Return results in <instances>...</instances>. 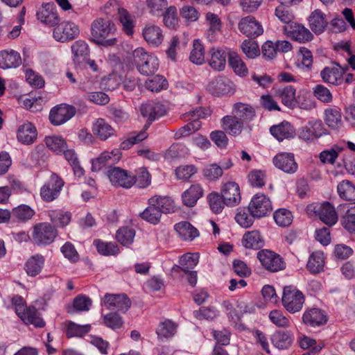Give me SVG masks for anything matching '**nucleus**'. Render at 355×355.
Listing matches in <instances>:
<instances>
[{
    "mask_svg": "<svg viewBox=\"0 0 355 355\" xmlns=\"http://www.w3.org/2000/svg\"><path fill=\"white\" fill-rule=\"evenodd\" d=\"M91 40L103 46H112L116 44L115 37L116 27L108 18L99 17L91 24Z\"/></svg>",
    "mask_w": 355,
    "mask_h": 355,
    "instance_id": "nucleus-1",
    "label": "nucleus"
},
{
    "mask_svg": "<svg viewBox=\"0 0 355 355\" xmlns=\"http://www.w3.org/2000/svg\"><path fill=\"white\" fill-rule=\"evenodd\" d=\"M132 62L138 71L145 76L153 74L159 67L157 58L153 54H149L141 47L135 49L132 52Z\"/></svg>",
    "mask_w": 355,
    "mask_h": 355,
    "instance_id": "nucleus-2",
    "label": "nucleus"
},
{
    "mask_svg": "<svg viewBox=\"0 0 355 355\" xmlns=\"http://www.w3.org/2000/svg\"><path fill=\"white\" fill-rule=\"evenodd\" d=\"M57 236L56 227L49 223H40L33 228L32 238L33 242L38 245H48L52 243Z\"/></svg>",
    "mask_w": 355,
    "mask_h": 355,
    "instance_id": "nucleus-3",
    "label": "nucleus"
},
{
    "mask_svg": "<svg viewBox=\"0 0 355 355\" xmlns=\"http://www.w3.org/2000/svg\"><path fill=\"white\" fill-rule=\"evenodd\" d=\"M282 304L290 313L299 312L304 303V295L302 293L292 286H285L282 298Z\"/></svg>",
    "mask_w": 355,
    "mask_h": 355,
    "instance_id": "nucleus-4",
    "label": "nucleus"
},
{
    "mask_svg": "<svg viewBox=\"0 0 355 355\" xmlns=\"http://www.w3.org/2000/svg\"><path fill=\"white\" fill-rule=\"evenodd\" d=\"M64 184V182L60 177L55 173H52L40 189V196L43 200L52 202L58 198Z\"/></svg>",
    "mask_w": 355,
    "mask_h": 355,
    "instance_id": "nucleus-5",
    "label": "nucleus"
},
{
    "mask_svg": "<svg viewBox=\"0 0 355 355\" xmlns=\"http://www.w3.org/2000/svg\"><path fill=\"white\" fill-rule=\"evenodd\" d=\"M188 116H191V121L188 123L184 126L180 128L175 134V139H180L190 135L191 134L198 130L201 126V123L199 121L200 118H205L209 114L202 108L196 109L195 110L189 112L185 114Z\"/></svg>",
    "mask_w": 355,
    "mask_h": 355,
    "instance_id": "nucleus-6",
    "label": "nucleus"
},
{
    "mask_svg": "<svg viewBox=\"0 0 355 355\" xmlns=\"http://www.w3.org/2000/svg\"><path fill=\"white\" fill-rule=\"evenodd\" d=\"M307 211L308 213H315L321 221L329 226L335 225L338 220V216L334 207L328 202L310 205L307 207Z\"/></svg>",
    "mask_w": 355,
    "mask_h": 355,
    "instance_id": "nucleus-7",
    "label": "nucleus"
},
{
    "mask_svg": "<svg viewBox=\"0 0 355 355\" xmlns=\"http://www.w3.org/2000/svg\"><path fill=\"white\" fill-rule=\"evenodd\" d=\"M53 33L55 40L65 42L77 37L80 31L78 26L72 21H64L55 25Z\"/></svg>",
    "mask_w": 355,
    "mask_h": 355,
    "instance_id": "nucleus-8",
    "label": "nucleus"
},
{
    "mask_svg": "<svg viewBox=\"0 0 355 355\" xmlns=\"http://www.w3.org/2000/svg\"><path fill=\"white\" fill-rule=\"evenodd\" d=\"M262 266L267 270L275 272L285 268V263L282 258L274 252L265 250L257 253Z\"/></svg>",
    "mask_w": 355,
    "mask_h": 355,
    "instance_id": "nucleus-9",
    "label": "nucleus"
},
{
    "mask_svg": "<svg viewBox=\"0 0 355 355\" xmlns=\"http://www.w3.org/2000/svg\"><path fill=\"white\" fill-rule=\"evenodd\" d=\"M107 175L114 187L129 189L134 184L132 175L121 168H110L107 170Z\"/></svg>",
    "mask_w": 355,
    "mask_h": 355,
    "instance_id": "nucleus-10",
    "label": "nucleus"
},
{
    "mask_svg": "<svg viewBox=\"0 0 355 355\" xmlns=\"http://www.w3.org/2000/svg\"><path fill=\"white\" fill-rule=\"evenodd\" d=\"M248 210L253 216L263 217L272 210L271 202L264 194L257 193L252 198Z\"/></svg>",
    "mask_w": 355,
    "mask_h": 355,
    "instance_id": "nucleus-11",
    "label": "nucleus"
},
{
    "mask_svg": "<svg viewBox=\"0 0 355 355\" xmlns=\"http://www.w3.org/2000/svg\"><path fill=\"white\" fill-rule=\"evenodd\" d=\"M238 28L239 31L248 37L255 38L263 33L261 23L251 15L241 18L238 24Z\"/></svg>",
    "mask_w": 355,
    "mask_h": 355,
    "instance_id": "nucleus-12",
    "label": "nucleus"
},
{
    "mask_svg": "<svg viewBox=\"0 0 355 355\" xmlns=\"http://www.w3.org/2000/svg\"><path fill=\"white\" fill-rule=\"evenodd\" d=\"M285 34L300 43H305L311 41L313 35L304 26L295 22L284 26Z\"/></svg>",
    "mask_w": 355,
    "mask_h": 355,
    "instance_id": "nucleus-13",
    "label": "nucleus"
},
{
    "mask_svg": "<svg viewBox=\"0 0 355 355\" xmlns=\"http://www.w3.org/2000/svg\"><path fill=\"white\" fill-rule=\"evenodd\" d=\"M76 113L73 106L61 104L51 109L49 114L51 123L54 125H59L69 120Z\"/></svg>",
    "mask_w": 355,
    "mask_h": 355,
    "instance_id": "nucleus-14",
    "label": "nucleus"
},
{
    "mask_svg": "<svg viewBox=\"0 0 355 355\" xmlns=\"http://www.w3.org/2000/svg\"><path fill=\"white\" fill-rule=\"evenodd\" d=\"M142 36L148 45L153 47L159 46L164 38L162 28L153 23H148L144 26Z\"/></svg>",
    "mask_w": 355,
    "mask_h": 355,
    "instance_id": "nucleus-15",
    "label": "nucleus"
},
{
    "mask_svg": "<svg viewBox=\"0 0 355 355\" xmlns=\"http://www.w3.org/2000/svg\"><path fill=\"white\" fill-rule=\"evenodd\" d=\"M105 306L110 310L125 313L131 306V302L125 294H106L103 297Z\"/></svg>",
    "mask_w": 355,
    "mask_h": 355,
    "instance_id": "nucleus-16",
    "label": "nucleus"
},
{
    "mask_svg": "<svg viewBox=\"0 0 355 355\" xmlns=\"http://www.w3.org/2000/svg\"><path fill=\"white\" fill-rule=\"evenodd\" d=\"M221 196L228 207H235L238 205L241 200L240 188L234 182H228L225 183L221 189Z\"/></svg>",
    "mask_w": 355,
    "mask_h": 355,
    "instance_id": "nucleus-17",
    "label": "nucleus"
},
{
    "mask_svg": "<svg viewBox=\"0 0 355 355\" xmlns=\"http://www.w3.org/2000/svg\"><path fill=\"white\" fill-rule=\"evenodd\" d=\"M92 134L99 140L105 141L108 139L116 136V130L105 119H96L92 126Z\"/></svg>",
    "mask_w": 355,
    "mask_h": 355,
    "instance_id": "nucleus-18",
    "label": "nucleus"
},
{
    "mask_svg": "<svg viewBox=\"0 0 355 355\" xmlns=\"http://www.w3.org/2000/svg\"><path fill=\"white\" fill-rule=\"evenodd\" d=\"M208 89L215 96L231 94L234 92L232 82L225 77L214 79L209 83Z\"/></svg>",
    "mask_w": 355,
    "mask_h": 355,
    "instance_id": "nucleus-19",
    "label": "nucleus"
},
{
    "mask_svg": "<svg viewBox=\"0 0 355 355\" xmlns=\"http://www.w3.org/2000/svg\"><path fill=\"white\" fill-rule=\"evenodd\" d=\"M302 320L310 327H320L327 323V315L324 311L320 309L312 308L304 313Z\"/></svg>",
    "mask_w": 355,
    "mask_h": 355,
    "instance_id": "nucleus-20",
    "label": "nucleus"
},
{
    "mask_svg": "<svg viewBox=\"0 0 355 355\" xmlns=\"http://www.w3.org/2000/svg\"><path fill=\"white\" fill-rule=\"evenodd\" d=\"M273 164L277 168L287 173H293L297 169L294 155L290 153L277 154L273 158Z\"/></svg>",
    "mask_w": 355,
    "mask_h": 355,
    "instance_id": "nucleus-21",
    "label": "nucleus"
},
{
    "mask_svg": "<svg viewBox=\"0 0 355 355\" xmlns=\"http://www.w3.org/2000/svg\"><path fill=\"white\" fill-rule=\"evenodd\" d=\"M36 15L38 20L49 26H54L60 21L53 3L44 4L37 12Z\"/></svg>",
    "mask_w": 355,
    "mask_h": 355,
    "instance_id": "nucleus-22",
    "label": "nucleus"
},
{
    "mask_svg": "<svg viewBox=\"0 0 355 355\" xmlns=\"http://www.w3.org/2000/svg\"><path fill=\"white\" fill-rule=\"evenodd\" d=\"M344 70L338 64L324 67L320 72L322 80L334 85H340L343 82Z\"/></svg>",
    "mask_w": 355,
    "mask_h": 355,
    "instance_id": "nucleus-23",
    "label": "nucleus"
},
{
    "mask_svg": "<svg viewBox=\"0 0 355 355\" xmlns=\"http://www.w3.org/2000/svg\"><path fill=\"white\" fill-rule=\"evenodd\" d=\"M120 157L121 153L119 149H114L112 151H105L92 161V169L94 171H100L103 166L111 165L118 162Z\"/></svg>",
    "mask_w": 355,
    "mask_h": 355,
    "instance_id": "nucleus-24",
    "label": "nucleus"
},
{
    "mask_svg": "<svg viewBox=\"0 0 355 355\" xmlns=\"http://www.w3.org/2000/svg\"><path fill=\"white\" fill-rule=\"evenodd\" d=\"M208 64L215 71L224 70L226 65L227 53L220 48H211L208 53Z\"/></svg>",
    "mask_w": 355,
    "mask_h": 355,
    "instance_id": "nucleus-25",
    "label": "nucleus"
},
{
    "mask_svg": "<svg viewBox=\"0 0 355 355\" xmlns=\"http://www.w3.org/2000/svg\"><path fill=\"white\" fill-rule=\"evenodd\" d=\"M220 123L223 130L232 136L239 135L243 129L244 123L233 114L223 116Z\"/></svg>",
    "mask_w": 355,
    "mask_h": 355,
    "instance_id": "nucleus-26",
    "label": "nucleus"
},
{
    "mask_svg": "<svg viewBox=\"0 0 355 355\" xmlns=\"http://www.w3.org/2000/svg\"><path fill=\"white\" fill-rule=\"evenodd\" d=\"M271 135L278 141L293 138L295 136V130L291 124L287 121H283L278 125L270 127Z\"/></svg>",
    "mask_w": 355,
    "mask_h": 355,
    "instance_id": "nucleus-27",
    "label": "nucleus"
},
{
    "mask_svg": "<svg viewBox=\"0 0 355 355\" xmlns=\"http://www.w3.org/2000/svg\"><path fill=\"white\" fill-rule=\"evenodd\" d=\"M232 114L244 123L253 119L255 110L250 104L239 102L234 104Z\"/></svg>",
    "mask_w": 355,
    "mask_h": 355,
    "instance_id": "nucleus-28",
    "label": "nucleus"
},
{
    "mask_svg": "<svg viewBox=\"0 0 355 355\" xmlns=\"http://www.w3.org/2000/svg\"><path fill=\"white\" fill-rule=\"evenodd\" d=\"M205 20L208 25V28L206 31L207 37L209 41H214L216 35L221 32V20L218 15L211 12L206 14Z\"/></svg>",
    "mask_w": 355,
    "mask_h": 355,
    "instance_id": "nucleus-29",
    "label": "nucleus"
},
{
    "mask_svg": "<svg viewBox=\"0 0 355 355\" xmlns=\"http://www.w3.org/2000/svg\"><path fill=\"white\" fill-rule=\"evenodd\" d=\"M37 138L35 127L30 122L21 125L17 130V139L24 144H31Z\"/></svg>",
    "mask_w": 355,
    "mask_h": 355,
    "instance_id": "nucleus-30",
    "label": "nucleus"
},
{
    "mask_svg": "<svg viewBox=\"0 0 355 355\" xmlns=\"http://www.w3.org/2000/svg\"><path fill=\"white\" fill-rule=\"evenodd\" d=\"M203 196V189L198 184H192L183 192L182 195V202L184 205L192 207Z\"/></svg>",
    "mask_w": 355,
    "mask_h": 355,
    "instance_id": "nucleus-31",
    "label": "nucleus"
},
{
    "mask_svg": "<svg viewBox=\"0 0 355 355\" xmlns=\"http://www.w3.org/2000/svg\"><path fill=\"white\" fill-rule=\"evenodd\" d=\"M21 64L19 53L15 51L0 52V67L2 69L16 68Z\"/></svg>",
    "mask_w": 355,
    "mask_h": 355,
    "instance_id": "nucleus-32",
    "label": "nucleus"
},
{
    "mask_svg": "<svg viewBox=\"0 0 355 355\" xmlns=\"http://www.w3.org/2000/svg\"><path fill=\"white\" fill-rule=\"evenodd\" d=\"M242 243L246 248L257 250L264 245V240L259 231L252 230L244 234Z\"/></svg>",
    "mask_w": 355,
    "mask_h": 355,
    "instance_id": "nucleus-33",
    "label": "nucleus"
},
{
    "mask_svg": "<svg viewBox=\"0 0 355 355\" xmlns=\"http://www.w3.org/2000/svg\"><path fill=\"white\" fill-rule=\"evenodd\" d=\"M309 24L311 29L315 34H320L325 30L327 21L324 14L317 9L313 11L309 17Z\"/></svg>",
    "mask_w": 355,
    "mask_h": 355,
    "instance_id": "nucleus-34",
    "label": "nucleus"
},
{
    "mask_svg": "<svg viewBox=\"0 0 355 355\" xmlns=\"http://www.w3.org/2000/svg\"><path fill=\"white\" fill-rule=\"evenodd\" d=\"M44 257L39 254L31 256L26 262L24 269L28 275L35 277L39 275L44 265Z\"/></svg>",
    "mask_w": 355,
    "mask_h": 355,
    "instance_id": "nucleus-35",
    "label": "nucleus"
},
{
    "mask_svg": "<svg viewBox=\"0 0 355 355\" xmlns=\"http://www.w3.org/2000/svg\"><path fill=\"white\" fill-rule=\"evenodd\" d=\"M174 229L180 237L184 241H193L199 236L198 230L187 221H182L175 224Z\"/></svg>",
    "mask_w": 355,
    "mask_h": 355,
    "instance_id": "nucleus-36",
    "label": "nucleus"
},
{
    "mask_svg": "<svg viewBox=\"0 0 355 355\" xmlns=\"http://www.w3.org/2000/svg\"><path fill=\"white\" fill-rule=\"evenodd\" d=\"M19 317L26 324H33L37 328L45 326V322L35 307H27Z\"/></svg>",
    "mask_w": 355,
    "mask_h": 355,
    "instance_id": "nucleus-37",
    "label": "nucleus"
},
{
    "mask_svg": "<svg viewBox=\"0 0 355 355\" xmlns=\"http://www.w3.org/2000/svg\"><path fill=\"white\" fill-rule=\"evenodd\" d=\"M141 114L147 117L150 121H154L157 118L164 114V106L159 103L150 102L143 104L141 107Z\"/></svg>",
    "mask_w": 355,
    "mask_h": 355,
    "instance_id": "nucleus-38",
    "label": "nucleus"
},
{
    "mask_svg": "<svg viewBox=\"0 0 355 355\" xmlns=\"http://www.w3.org/2000/svg\"><path fill=\"white\" fill-rule=\"evenodd\" d=\"M323 133L324 129L322 122L320 121H314L309 123V124L302 129L300 137L304 140H311L321 137Z\"/></svg>",
    "mask_w": 355,
    "mask_h": 355,
    "instance_id": "nucleus-39",
    "label": "nucleus"
},
{
    "mask_svg": "<svg viewBox=\"0 0 355 355\" xmlns=\"http://www.w3.org/2000/svg\"><path fill=\"white\" fill-rule=\"evenodd\" d=\"M324 121L334 130L339 129L343 125L340 110L338 107H329L324 110Z\"/></svg>",
    "mask_w": 355,
    "mask_h": 355,
    "instance_id": "nucleus-40",
    "label": "nucleus"
},
{
    "mask_svg": "<svg viewBox=\"0 0 355 355\" xmlns=\"http://www.w3.org/2000/svg\"><path fill=\"white\" fill-rule=\"evenodd\" d=\"M270 339L275 347L284 349L291 345L293 337L289 331H277L272 335Z\"/></svg>",
    "mask_w": 355,
    "mask_h": 355,
    "instance_id": "nucleus-41",
    "label": "nucleus"
},
{
    "mask_svg": "<svg viewBox=\"0 0 355 355\" xmlns=\"http://www.w3.org/2000/svg\"><path fill=\"white\" fill-rule=\"evenodd\" d=\"M324 266V257L323 252L316 251L313 252L306 264V268L313 274H317L323 270Z\"/></svg>",
    "mask_w": 355,
    "mask_h": 355,
    "instance_id": "nucleus-42",
    "label": "nucleus"
},
{
    "mask_svg": "<svg viewBox=\"0 0 355 355\" xmlns=\"http://www.w3.org/2000/svg\"><path fill=\"white\" fill-rule=\"evenodd\" d=\"M177 327L176 323L166 319L159 323L156 329V334L159 338H169L175 334Z\"/></svg>",
    "mask_w": 355,
    "mask_h": 355,
    "instance_id": "nucleus-43",
    "label": "nucleus"
},
{
    "mask_svg": "<svg viewBox=\"0 0 355 355\" xmlns=\"http://www.w3.org/2000/svg\"><path fill=\"white\" fill-rule=\"evenodd\" d=\"M73 54V61L76 63H83L89 56V48L87 44L82 40H78L71 46Z\"/></svg>",
    "mask_w": 355,
    "mask_h": 355,
    "instance_id": "nucleus-44",
    "label": "nucleus"
},
{
    "mask_svg": "<svg viewBox=\"0 0 355 355\" xmlns=\"http://www.w3.org/2000/svg\"><path fill=\"white\" fill-rule=\"evenodd\" d=\"M119 20L121 22L123 31L128 35H132L134 33L135 26L133 17L124 8L117 7Z\"/></svg>",
    "mask_w": 355,
    "mask_h": 355,
    "instance_id": "nucleus-45",
    "label": "nucleus"
},
{
    "mask_svg": "<svg viewBox=\"0 0 355 355\" xmlns=\"http://www.w3.org/2000/svg\"><path fill=\"white\" fill-rule=\"evenodd\" d=\"M148 202L152 203V205H155L157 208L160 210L161 214H167L174 211V202L169 197L154 196L150 198Z\"/></svg>",
    "mask_w": 355,
    "mask_h": 355,
    "instance_id": "nucleus-46",
    "label": "nucleus"
},
{
    "mask_svg": "<svg viewBox=\"0 0 355 355\" xmlns=\"http://www.w3.org/2000/svg\"><path fill=\"white\" fill-rule=\"evenodd\" d=\"M189 60L191 62L198 65L202 64L205 61V48L199 39H196L193 42Z\"/></svg>",
    "mask_w": 355,
    "mask_h": 355,
    "instance_id": "nucleus-47",
    "label": "nucleus"
},
{
    "mask_svg": "<svg viewBox=\"0 0 355 355\" xmlns=\"http://www.w3.org/2000/svg\"><path fill=\"white\" fill-rule=\"evenodd\" d=\"M345 146L340 144H336L331 148L322 151L320 153L319 158L324 164L335 163L338 155L343 152Z\"/></svg>",
    "mask_w": 355,
    "mask_h": 355,
    "instance_id": "nucleus-48",
    "label": "nucleus"
},
{
    "mask_svg": "<svg viewBox=\"0 0 355 355\" xmlns=\"http://www.w3.org/2000/svg\"><path fill=\"white\" fill-rule=\"evenodd\" d=\"M48 215L51 221L59 227L67 226L71 219V214L69 212L61 210H50Z\"/></svg>",
    "mask_w": 355,
    "mask_h": 355,
    "instance_id": "nucleus-49",
    "label": "nucleus"
},
{
    "mask_svg": "<svg viewBox=\"0 0 355 355\" xmlns=\"http://www.w3.org/2000/svg\"><path fill=\"white\" fill-rule=\"evenodd\" d=\"M11 214L18 222H26L32 218L35 215V211L28 205H21L15 207Z\"/></svg>",
    "mask_w": 355,
    "mask_h": 355,
    "instance_id": "nucleus-50",
    "label": "nucleus"
},
{
    "mask_svg": "<svg viewBox=\"0 0 355 355\" xmlns=\"http://www.w3.org/2000/svg\"><path fill=\"white\" fill-rule=\"evenodd\" d=\"M277 93L284 105L290 108L295 106V89L292 86H286L282 89H279Z\"/></svg>",
    "mask_w": 355,
    "mask_h": 355,
    "instance_id": "nucleus-51",
    "label": "nucleus"
},
{
    "mask_svg": "<svg viewBox=\"0 0 355 355\" xmlns=\"http://www.w3.org/2000/svg\"><path fill=\"white\" fill-rule=\"evenodd\" d=\"M343 227L349 234H355V202L340 218Z\"/></svg>",
    "mask_w": 355,
    "mask_h": 355,
    "instance_id": "nucleus-52",
    "label": "nucleus"
},
{
    "mask_svg": "<svg viewBox=\"0 0 355 355\" xmlns=\"http://www.w3.org/2000/svg\"><path fill=\"white\" fill-rule=\"evenodd\" d=\"M339 196L345 200H353L355 199V187L349 180H343L337 187Z\"/></svg>",
    "mask_w": 355,
    "mask_h": 355,
    "instance_id": "nucleus-53",
    "label": "nucleus"
},
{
    "mask_svg": "<svg viewBox=\"0 0 355 355\" xmlns=\"http://www.w3.org/2000/svg\"><path fill=\"white\" fill-rule=\"evenodd\" d=\"M273 218L279 227H287L292 223L293 216L291 211L281 208L275 211Z\"/></svg>",
    "mask_w": 355,
    "mask_h": 355,
    "instance_id": "nucleus-54",
    "label": "nucleus"
},
{
    "mask_svg": "<svg viewBox=\"0 0 355 355\" xmlns=\"http://www.w3.org/2000/svg\"><path fill=\"white\" fill-rule=\"evenodd\" d=\"M135 231L129 227H123L120 228L116 234V240L123 245L128 246L134 241Z\"/></svg>",
    "mask_w": 355,
    "mask_h": 355,
    "instance_id": "nucleus-55",
    "label": "nucleus"
},
{
    "mask_svg": "<svg viewBox=\"0 0 355 355\" xmlns=\"http://www.w3.org/2000/svg\"><path fill=\"white\" fill-rule=\"evenodd\" d=\"M146 87L153 92H159L166 89L168 87V82L162 76L157 75L145 83Z\"/></svg>",
    "mask_w": 355,
    "mask_h": 355,
    "instance_id": "nucleus-56",
    "label": "nucleus"
},
{
    "mask_svg": "<svg viewBox=\"0 0 355 355\" xmlns=\"http://www.w3.org/2000/svg\"><path fill=\"white\" fill-rule=\"evenodd\" d=\"M163 21L164 25L170 29H176L178 26L179 19L177 14V9L172 6L166 8L163 15Z\"/></svg>",
    "mask_w": 355,
    "mask_h": 355,
    "instance_id": "nucleus-57",
    "label": "nucleus"
},
{
    "mask_svg": "<svg viewBox=\"0 0 355 355\" xmlns=\"http://www.w3.org/2000/svg\"><path fill=\"white\" fill-rule=\"evenodd\" d=\"M229 63L236 74L245 76L248 73V69L245 63L236 53H230Z\"/></svg>",
    "mask_w": 355,
    "mask_h": 355,
    "instance_id": "nucleus-58",
    "label": "nucleus"
},
{
    "mask_svg": "<svg viewBox=\"0 0 355 355\" xmlns=\"http://www.w3.org/2000/svg\"><path fill=\"white\" fill-rule=\"evenodd\" d=\"M161 216L160 210L155 205H152L150 202H149L148 207L141 214L143 219L154 225L159 221Z\"/></svg>",
    "mask_w": 355,
    "mask_h": 355,
    "instance_id": "nucleus-59",
    "label": "nucleus"
},
{
    "mask_svg": "<svg viewBox=\"0 0 355 355\" xmlns=\"http://www.w3.org/2000/svg\"><path fill=\"white\" fill-rule=\"evenodd\" d=\"M98 252L105 256L115 255L119 250L118 245L114 243H107L99 240L94 241Z\"/></svg>",
    "mask_w": 355,
    "mask_h": 355,
    "instance_id": "nucleus-60",
    "label": "nucleus"
},
{
    "mask_svg": "<svg viewBox=\"0 0 355 355\" xmlns=\"http://www.w3.org/2000/svg\"><path fill=\"white\" fill-rule=\"evenodd\" d=\"M132 176L134 184H137L139 188H146L151 182L150 175L145 168H139L136 171V175Z\"/></svg>",
    "mask_w": 355,
    "mask_h": 355,
    "instance_id": "nucleus-61",
    "label": "nucleus"
},
{
    "mask_svg": "<svg viewBox=\"0 0 355 355\" xmlns=\"http://www.w3.org/2000/svg\"><path fill=\"white\" fill-rule=\"evenodd\" d=\"M270 322L278 327L286 328L290 326L289 319L285 316L282 311L272 310L269 313Z\"/></svg>",
    "mask_w": 355,
    "mask_h": 355,
    "instance_id": "nucleus-62",
    "label": "nucleus"
},
{
    "mask_svg": "<svg viewBox=\"0 0 355 355\" xmlns=\"http://www.w3.org/2000/svg\"><path fill=\"white\" fill-rule=\"evenodd\" d=\"M47 147L56 153H61L67 148L65 141L60 137L51 136L45 138Z\"/></svg>",
    "mask_w": 355,
    "mask_h": 355,
    "instance_id": "nucleus-63",
    "label": "nucleus"
},
{
    "mask_svg": "<svg viewBox=\"0 0 355 355\" xmlns=\"http://www.w3.org/2000/svg\"><path fill=\"white\" fill-rule=\"evenodd\" d=\"M180 268L182 271H187L194 268L198 263V256L196 254L187 253L180 258Z\"/></svg>",
    "mask_w": 355,
    "mask_h": 355,
    "instance_id": "nucleus-64",
    "label": "nucleus"
}]
</instances>
